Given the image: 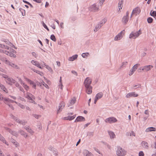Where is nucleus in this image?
Listing matches in <instances>:
<instances>
[{"label": "nucleus", "instance_id": "2", "mask_svg": "<svg viewBox=\"0 0 156 156\" xmlns=\"http://www.w3.org/2000/svg\"><path fill=\"white\" fill-rule=\"evenodd\" d=\"M2 61L6 64L11 66L13 68L16 69H19L20 67L16 64L12 63L8 60L7 58H1Z\"/></svg>", "mask_w": 156, "mask_h": 156}, {"label": "nucleus", "instance_id": "64", "mask_svg": "<svg viewBox=\"0 0 156 156\" xmlns=\"http://www.w3.org/2000/svg\"><path fill=\"white\" fill-rule=\"evenodd\" d=\"M144 114L146 115H149V112L148 110H145L144 111Z\"/></svg>", "mask_w": 156, "mask_h": 156}, {"label": "nucleus", "instance_id": "53", "mask_svg": "<svg viewBox=\"0 0 156 156\" xmlns=\"http://www.w3.org/2000/svg\"><path fill=\"white\" fill-rule=\"evenodd\" d=\"M13 144L16 147H18L20 146L19 144L17 142H13Z\"/></svg>", "mask_w": 156, "mask_h": 156}, {"label": "nucleus", "instance_id": "25", "mask_svg": "<svg viewBox=\"0 0 156 156\" xmlns=\"http://www.w3.org/2000/svg\"><path fill=\"white\" fill-rule=\"evenodd\" d=\"M97 9V7L96 4H94L90 6L89 8V10L92 12H94Z\"/></svg>", "mask_w": 156, "mask_h": 156}, {"label": "nucleus", "instance_id": "13", "mask_svg": "<svg viewBox=\"0 0 156 156\" xmlns=\"http://www.w3.org/2000/svg\"><path fill=\"white\" fill-rule=\"evenodd\" d=\"M153 67V66L152 65H147L143 67L141 70L142 71L147 72L151 70Z\"/></svg>", "mask_w": 156, "mask_h": 156}, {"label": "nucleus", "instance_id": "48", "mask_svg": "<svg viewBox=\"0 0 156 156\" xmlns=\"http://www.w3.org/2000/svg\"><path fill=\"white\" fill-rule=\"evenodd\" d=\"M122 4L123 3L122 2H120L119 3V6H118V8L119 9V10H120V9H121L122 7Z\"/></svg>", "mask_w": 156, "mask_h": 156}, {"label": "nucleus", "instance_id": "40", "mask_svg": "<svg viewBox=\"0 0 156 156\" xmlns=\"http://www.w3.org/2000/svg\"><path fill=\"white\" fill-rule=\"evenodd\" d=\"M16 103L17 105H18L19 106H20L21 108L22 109H24L25 108V106L23 105H21L19 103H18L16 101H14V102Z\"/></svg>", "mask_w": 156, "mask_h": 156}, {"label": "nucleus", "instance_id": "54", "mask_svg": "<svg viewBox=\"0 0 156 156\" xmlns=\"http://www.w3.org/2000/svg\"><path fill=\"white\" fill-rule=\"evenodd\" d=\"M30 85L32 86V87L34 89H36V84L33 81H32V83H30Z\"/></svg>", "mask_w": 156, "mask_h": 156}, {"label": "nucleus", "instance_id": "28", "mask_svg": "<svg viewBox=\"0 0 156 156\" xmlns=\"http://www.w3.org/2000/svg\"><path fill=\"white\" fill-rule=\"evenodd\" d=\"M76 117V115L73 116H69L66 117H64L63 119L64 120H72L74 119Z\"/></svg>", "mask_w": 156, "mask_h": 156}, {"label": "nucleus", "instance_id": "43", "mask_svg": "<svg viewBox=\"0 0 156 156\" xmlns=\"http://www.w3.org/2000/svg\"><path fill=\"white\" fill-rule=\"evenodd\" d=\"M97 100H98V94H97L96 95L95 98L94 99V103H93V105H93L94 106L95 105V104H96L97 102Z\"/></svg>", "mask_w": 156, "mask_h": 156}, {"label": "nucleus", "instance_id": "29", "mask_svg": "<svg viewBox=\"0 0 156 156\" xmlns=\"http://www.w3.org/2000/svg\"><path fill=\"white\" fill-rule=\"evenodd\" d=\"M30 69L35 72H36V73L39 74L41 76H42L44 75V73L43 72L40 71H39L37 70L34 69L32 68H30Z\"/></svg>", "mask_w": 156, "mask_h": 156}, {"label": "nucleus", "instance_id": "14", "mask_svg": "<svg viewBox=\"0 0 156 156\" xmlns=\"http://www.w3.org/2000/svg\"><path fill=\"white\" fill-rule=\"evenodd\" d=\"M6 83L8 84L12 85L16 83V81L12 78L9 77L7 80H5Z\"/></svg>", "mask_w": 156, "mask_h": 156}, {"label": "nucleus", "instance_id": "17", "mask_svg": "<svg viewBox=\"0 0 156 156\" xmlns=\"http://www.w3.org/2000/svg\"><path fill=\"white\" fill-rule=\"evenodd\" d=\"M91 83V80L90 78L89 77H87L85 80L84 82V84L85 87H88L90 86V85Z\"/></svg>", "mask_w": 156, "mask_h": 156}, {"label": "nucleus", "instance_id": "24", "mask_svg": "<svg viewBox=\"0 0 156 156\" xmlns=\"http://www.w3.org/2000/svg\"><path fill=\"white\" fill-rule=\"evenodd\" d=\"M156 131V129L155 128L151 127H149L147 128L145 131L146 132H152V131Z\"/></svg>", "mask_w": 156, "mask_h": 156}, {"label": "nucleus", "instance_id": "62", "mask_svg": "<svg viewBox=\"0 0 156 156\" xmlns=\"http://www.w3.org/2000/svg\"><path fill=\"white\" fill-rule=\"evenodd\" d=\"M2 76L6 80H7L8 78L9 77L7 75H5V74H3L2 75Z\"/></svg>", "mask_w": 156, "mask_h": 156}, {"label": "nucleus", "instance_id": "20", "mask_svg": "<svg viewBox=\"0 0 156 156\" xmlns=\"http://www.w3.org/2000/svg\"><path fill=\"white\" fill-rule=\"evenodd\" d=\"M126 135L128 136L131 137H135L136 136V133L133 131H130L127 132L126 133Z\"/></svg>", "mask_w": 156, "mask_h": 156}, {"label": "nucleus", "instance_id": "33", "mask_svg": "<svg viewBox=\"0 0 156 156\" xmlns=\"http://www.w3.org/2000/svg\"><path fill=\"white\" fill-rule=\"evenodd\" d=\"M128 62L126 61H124L123 62L121 65L119 67V69H121L123 67H125L127 65Z\"/></svg>", "mask_w": 156, "mask_h": 156}, {"label": "nucleus", "instance_id": "36", "mask_svg": "<svg viewBox=\"0 0 156 156\" xmlns=\"http://www.w3.org/2000/svg\"><path fill=\"white\" fill-rule=\"evenodd\" d=\"M24 128L27 131V132H29L31 134H33V131L29 126H25Z\"/></svg>", "mask_w": 156, "mask_h": 156}, {"label": "nucleus", "instance_id": "34", "mask_svg": "<svg viewBox=\"0 0 156 156\" xmlns=\"http://www.w3.org/2000/svg\"><path fill=\"white\" fill-rule=\"evenodd\" d=\"M83 153L84 156H92V153L87 150H85Z\"/></svg>", "mask_w": 156, "mask_h": 156}, {"label": "nucleus", "instance_id": "21", "mask_svg": "<svg viewBox=\"0 0 156 156\" xmlns=\"http://www.w3.org/2000/svg\"><path fill=\"white\" fill-rule=\"evenodd\" d=\"M85 120V118L82 116H79L77 117L74 122L84 121Z\"/></svg>", "mask_w": 156, "mask_h": 156}, {"label": "nucleus", "instance_id": "42", "mask_svg": "<svg viewBox=\"0 0 156 156\" xmlns=\"http://www.w3.org/2000/svg\"><path fill=\"white\" fill-rule=\"evenodd\" d=\"M19 10L21 12L22 15L23 16H25V15H26L25 11L24 9H23L21 8H19Z\"/></svg>", "mask_w": 156, "mask_h": 156}, {"label": "nucleus", "instance_id": "26", "mask_svg": "<svg viewBox=\"0 0 156 156\" xmlns=\"http://www.w3.org/2000/svg\"><path fill=\"white\" fill-rule=\"evenodd\" d=\"M78 56L76 54L73 55L72 57H69L68 58V60L69 61H73L77 59Z\"/></svg>", "mask_w": 156, "mask_h": 156}, {"label": "nucleus", "instance_id": "15", "mask_svg": "<svg viewBox=\"0 0 156 156\" xmlns=\"http://www.w3.org/2000/svg\"><path fill=\"white\" fill-rule=\"evenodd\" d=\"M107 20V19L106 18H104L100 20L98 23V28H101V27L106 23Z\"/></svg>", "mask_w": 156, "mask_h": 156}, {"label": "nucleus", "instance_id": "27", "mask_svg": "<svg viewBox=\"0 0 156 156\" xmlns=\"http://www.w3.org/2000/svg\"><path fill=\"white\" fill-rule=\"evenodd\" d=\"M142 146L144 148L147 149L148 148L149 146L148 143L145 141H143L141 142Z\"/></svg>", "mask_w": 156, "mask_h": 156}, {"label": "nucleus", "instance_id": "23", "mask_svg": "<svg viewBox=\"0 0 156 156\" xmlns=\"http://www.w3.org/2000/svg\"><path fill=\"white\" fill-rule=\"evenodd\" d=\"M0 89L2 90L3 91L6 93H8V90L5 87L4 85L0 83Z\"/></svg>", "mask_w": 156, "mask_h": 156}, {"label": "nucleus", "instance_id": "51", "mask_svg": "<svg viewBox=\"0 0 156 156\" xmlns=\"http://www.w3.org/2000/svg\"><path fill=\"white\" fill-rule=\"evenodd\" d=\"M8 42V45L14 48L15 49H16V47L11 43L9 41Z\"/></svg>", "mask_w": 156, "mask_h": 156}, {"label": "nucleus", "instance_id": "4", "mask_svg": "<svg viewBox=\"0 0 156 156\" xmlns=\"http://www.w3.org/2000/svg\"><path fill=\"white\" fill-rule=\"evenodd\" d=\"M126 154V151L121 147H117L116 151V154L119 156H124Z\"/></svg>", "mask_w": 156, "mask_h": 156}, {"label": "nucleus", "instance_id": "38", "mask_svg": "<svg viewBox=\"0 0 156 156\" xmlns=\"http://www.w3.org/2000/svg\"><path fill=\"white\" fill-rule=\"evenodd\" d=\"M19 133H20L21 135L23 136H24L25 137H26L27 136V135L26 133L21 129H20L19 131Z\"/></svg>", "mask_w": 156, "mask_h": 156}, {"label": "nucleus", "instance_id": "35", "mask_svg": "<svg viewBox=\"0 0 156 156\" xmlns=\"http://www.w3.org/2000/svg\"><path fill=\"white\" fill-rule=\"evenodd\" d=\"M128 21V17L124 16L122 19V22L124 24H126Z\"/></svg>", "mask_w": 156, "mask_h": 156}, {"label": "nucleus", "instance_id": "18", "mask_svg": "<svg viewBox=\"0 0 156 156\" xmlns=\"http://www.w3.org/2000/svg\"><path fill=\"white\" fill-rule=\"evenodd\" d=\"M65 105V103L63 102H61L59 104L58 106L59 109L58 110L57 113L60 112L62 109L64 108Z\"/></svg>", "mask_w": 156, "mask_h": 156}, {"label": "nucleus", "instance_id": "12", "mask_svg": "<svg viewBox=\"0 0 156 156\" xmlns=\"http://www.w3.org/2000/svg\"><path fill=\"white\" fill-rule=\"evenodd\" d=\"M5 129L7 130L8 132H9L10 133L13 135L17 137L18 136V133L16 131L12 130L10 129L7 128L6 127H4Z\"/></svg>", "mask_w": 156, "mask_h": 156}, {"label": "nucleus", "instance_id": "22", "mask_svg": "<svg viewBox=\"0 0 156 156\" xmlns=\"http://www.w3.org/2000/svg\"><path fill=\"white\" fill-rule=\"evenodd\" d=\"M108 133L111 139H113L115 138V135L114 132L108 130Z\"/></svg>", "mask_w": 156, "mask_h": 156}, {"label": "nucleus", "instance_id": "57", "mask_svg": "<svg viewBox=\"0 0 156 156\" xmlns=\"http://www.w3.org/2000/svg\"><path fill=\"white\" fill-rule=\"evenodd\" d=\"M19 81L20 83L23 86V83H24L23 82V81L21 80V79L20 78H19Z\"/></svg>", "mask_w": 156, "mask_h": 156}, {"label": "nucleus", "instance_id": "11", "mask_svg": "<svg viewBox=\"0 0 156 156\" xmlns=\"http://www.w3.org/2000/svg\"><path fill=\"white\" fill-rule=\"evenodd\" d=\"M139 65L138 64L135 65L129 71V75L130 76L132 75L137 69L138 66Z\"/></svg>", "mask_w": 156, "mask_h": 156}, {"label": "nucleus", "instance_id": "58", "mask_svg": "<svg viewBox=\"0 0 156 156\" xmlns=\"http://www.w3.org/2000/svg\"><path fill=\"white\" fill-rule=\"evenodd\" d=\"M25 79L29 83H32V81L26 78H25Z\"/></svg>", "mask_w": 156, "mask_h": 156}, {"label": "nucleus", "instance_id": "9", "mask_svg": "<svg viewBox=\"0 0 156 156\" xmlns=\"http://www.w3.org/2000/svg\"><path fill=\"white\" fill-rule=\"evenodd\" d=\"M105 121L107 123H112L117 122V120L114 117H111L106 119Z\"/></svg>", "mask_w": 156, "mask_h": 156}, {"label": "nucleus", "instance_id": "44", "mask_svg": "<svg viewBox=\"0 0 156 156\" xmlns=\"http://www.w3.org/2000/svg\"><path fill=\"white\" fill-rule=\"evenodd\" d=\"M23 86L27 91H28L29 90V86L25 83H23Z\"/></svg>", "mask_w": 156, "mask_h": 156}, {"label": "nucleus", "instance_id": "3", "mask_svg": "<svg viewBox=\"0 0 156 156\" xmlns=\"http://www.w3.org/2000/svg\"><path fill=\"white\" fill-rule=\"evenodd\" d=\"M142 33L141 30L140 29L138 31L136 32H132L129 35L130 39H135L138 37Z\"/></svg>", "mask_w": 156, "mask_h": 156}, {"label": "nucleus", "instance_id": "6", "mask_svg": "<svg viewBox=\"0 0 156 156\" xmlns=\"http://www.w3.org/2000/svg\"><path fill=\"white\" fill-rule=\"evenodd\" d=\"M125 34V31L123 30L117 34L114 38L115 41H118L121 40Z\"/></svg>", "mask_w": 156, "mask_h": 156}, {"label": "nucleus", "instance_id": "49", "mask_svg": "<svg viewBox=\"0 0 156 156\" xmlns=\"http://www.w3.org/2000/svg\"><path fill=\"white\" fill-rule=\"evenodd\" d=\"M153 19L151 17H149L147 19V21L149 23H151L152 22Z\"/></svg>", "mask_w": 156, "mask_h": 156}, {"label": "nucleus", "instance_id": "7", "mask_svg": "<svg viewBox=\"0 0 156 156\" xmlns=\"http://www.w3.org/2000/svg\"><path fill=\"white\" fill-rule=\"evenodd\" d=\"M141 12V9L140 7H137L134 8L132 12L130 18H132L133 15H135V16L139 15Z\"/></svg>", "mask_w": 156, "mask_h": 156}, {"label": "nucleus", "instance_id": "63", "mask_svg": "<svg viewBox=\"0 0 156 156\" xmlns=\"http://www.w3.org/2000/svg\"><path fill=\"white\" fill-rule=\"evenodd\" d=\"M144 154L142 151H140L139 154V156H144Z\"/></svg>", "mask_w": 156, "mask_h": 156}, {"label": "nucleus", "instance_id": "1", "mask_svg": "<svg viewBox=\"0 0 156 156\" xmlns=\"http://www.w3.org/2000/svg\"><path fill=\"white\" fill-rule=\"evenodd\" d=\"M2 100H3L5 103L7 104L9 107L12 109L13 110L14 109V108L13 107L12 105L10 104L11 103H13L14 101L7 98H4L2 94L0 93V101Z\"/></svg>", "mask_w": 156, "mask_h": 156}, {"label": "nucleus", "instance_id": "16", "mask_svg": "<svg viewBox=\"0 0 156 156\" xmlns=\"http://www.w3.org/2000/svg\"><path fill=\"white\" fill-rule=\"evenodd\" d=\"M12 118L14 119L18 123L22 124L23 125H25L27 122L24 120H21L13 115L12 116Z\"/></svg>", "mask_w": 156, "mask_h": 156}, {"label": "nucleus", "instance_id": "37", "mask_svg": "<svg viewBox=\"0 0 156 156\" xmlns=\"http://www.w3.org/2000/svg\"><path fill=\"white\" fill-rule=\"evenodd\" d=\"M24 128L27 131V132H29L31 134H33V131L29 126H25Z\"/></svg>", "mask_w": 156, "mask_h": 156}, {"label": "nucleus", "instance_id": "32", "mask_svg": "<svg viewBox=\"0 0 156 156\" xmlns=\"http://www.w3.org/2000/svg\"><path fill=\"white\" fill-rule=\"evenodd\" d=\"M0 140L2 141L3 143H5L6 145H9L8 143L5 140V138L0 134Z\"/></svg>", "mask_w": 156, "mask_h": 156}, {"label": "nucleus", "instance_id": "46", "mask_svg": "<svg viewBox=\"0 0 156 156\" xmlns=\"http://www.w3.org/2000/svg\"><path fill=\"white\" fill-rule=\"evenodd\" d=\"M32 115L35 118H36V119H38L39 118H40V117H41V115H37V114H33Z\"/></svg>", "mask_w": 156, "mask_h": 156}, {"label": "nucleus", "instance_id": "60", "mask_svg": "<svg viewBox=\"0 0 156 156\" xmlns=\"http://www.w3.org/2000/svg\"><path fill=\"white\" fill-rule=\"evenodd\" d=\"M32 55L33 56H34L35 58H36L37 56V54L34 52H32Z\"/></svg>", "mask_w": 156, "mask_h": 156}, {"label": "nucleus", "instance_id": "56", "mask_svg": "<svg viewBox=\"0 0 156 156\" xmlns=\"http://www.w3.org/2000/svg\"><path fill=\"white\" fill-rule=\"evenodd\" d=\"M42 84H43L46 88L47 89L49 88V86L46 84L44 82H43L42 83Z\"/></svg>", "mask_w": 156, "mask_h": 156}, {"label": "nucleus", "instance_id": "47", "mask_svg": "<svg viewBox=\"0 0 156 156\" xmlns=\"http://www.w3.org/2000/svg\"><path fill=\"white\" fill-rule=\"evenodd\" d=\"M50 38L51 40H52L54 41H56V39L55 38V37L54 35L53 34L51 35V36Z\"/></svg>", "mask_w": 156, "mask_h": 156}, {"label": "nucleus", "instance_id": "55", "mask_svg": "<svg viewBox=\"0 0 156 156\" xmlns=\"http://www.w3.org/2000/svg\"><path fill=\"white\" fill-rule=\"evenodd\" d=\"M103 94L102 93L100 92L98 93V99L101 98L103 96Z\"/></svg>", "mask_w": 156, "mask_h": 156}, {"label": "nucleus", "instance_id": "30", "mask_svg": "<svg viewBox=\"0 0 156 156\" xmlns=\"http://www.w3.org/2000/svg\"><path fill=\"white\" fill-rule=\"evenodd\" d=\"M86 88V92L88 94H90L92 93V87L91 86L85 87Z\"/></svg>", "mask_w": 156, "mask_h": 156}, {"label": "nucleus", "instance_id": "5", "mask_svg": "<svg viewBox=\"0 0 156 156\" xmlns=\"http://www.w3.org/2000/svg\"><path fill=\"white\" fill-rule=\"evenodd\" d=\"M25 97L28 99L29 102L35 104H36L34 100L35 98L34 96L32 95L29 92H27Z\"/></svg>", "mask_w": 156, "mask_h": 156}, {"label": "nucleus", "instance_id": "61", "mask_svg": "<svg viewBox=\"0 0 156 156\" xmlns=\"http://www.w3.org/2000/svg\"><path fill=\"white\" fill-rule=\"evenodd\" d=\"M140 87V85L139 84L137 85H134L133 86V87L135 88H139Z\"/></svg>", "mask_w": 156, "mask_h": 156}, {"label": "nucleus", "instance_id": "8", "mask_svg": "<svg viewBox=\"0 0 156 156\" xmlns=\"http://www.w3.org/2000/svg\"><path fill=\"white\" fill-rule=\"evenodd\" d=\"M0 52L5 54L10 57L15 58L16 55L13 53L3 49H0Z\"/></svg>", "mask_w": 156, "mask_h": 156}, {"label": "nucleus", "instance_id": "50", "mask_svg": "<svg viewBox=\"0 0 156 156\" xmlns=\"http://www.w3.org/2000/svg\"><path fill=\"white\" fill-rule=\"evenodd\" d=\"M17 100H18V101H25L24 99L21 97H19L18 98H17Z\"/></svg>", "mask_w": 156, "mask_h": 156}, {"label": "nucleus", "instance_id": "52", "mask_svg": "<svg viewBox=\"0 0 156 156\" xmlns=\"http://www.w3.org/2000/svg\"><path fill=\"white\" fill-rule=\"evenodd\" d=\"M42 25L46 29H47L48 31H49V29L47 27V26L45 24V23L44 22H42Z\"/></svg>", "mask_w": 156, "mask_h": 156}, {"label": "nucleus", "instance_id": "45", "mask_svg": "<svg viewBox=\"0 0 156 156\" xmlns=\"http://www.w3.org/2000/svg\"><path fill=\"white\" fill-rule=\"evenodd\" d=\"M46 68L51 73H52L53 72V70L48 65L46 66Z\"/></svg>", "mask_w": 156, "mask_h": 156}, {"label": "nucleus", "instance_id": "39", "mask_svg": "<svg viewBox=\"0 0 156 156\" xmlns=\"http://www.w3.org/2000/svg\"><path fill=\"white\" fill-rule=\"evenodd\" d=\"M150 14L151 16L154 17L156 20V12L155 11L151 10L150 12Z\"/></svg>", "mask_w": 156, "mask_h": 156}, {"label": "nucleus", "instance_id": "59", "mask_svg": "<svg viewBox=\"0 0 156 156\" xmlns=\"http://www.w3.org/2000/svg\"><path fill=\"white\" fill-rule=\"evenodd\" d=\"M105 0H100L99 4L101 6H102Z\"/></svg>", "mask_w": 156, "mask_h": 156}, {"label": "nucleus", "instance_id": "41", "mask_svg": "<svg viewBox=\"0 0 156 156\" xmlns=\"http://www.w3.org/2000/svg\"><path fill=\"white\" fill-rule=\"evenodd\" d=\"M89 56V54L88 52L83 53L82 54V56L83 58H86Z\"/></svg>", "mask_w": 156, "mask_h": 156}, {"label": "nucleus", "instance_id": "19", "mask_svg": "<svg viewBox=\"0 0 156 156\" xmlns=\"http://www.w3.org/2000/svg\"><path fill=\"white\" fill-rule=\"evenodd\" d=\"M31 62L33 65L36 66L40 68L41 69H42V68L40 66V64L38 62L34 60H32L31 61Z\"/></svg>", "mask_w": 156, "mask_h": 156}, {"label": "nucleus", "instance_id": "10", "mask_svg": "<svg viewBox=\"0 0 156 156\" xmlns=\"http://www.w3.org/2000/svg\"><path fill=\"white\" fill-rule=\"evenodd\" d=\"M138 96V94H136L135 92H131L127 94L126 97V98H130L131 97H136Z\"/></svg>", "mask_w": 156, "mask_h": 156}, {"label": "nucleus", "instance_id": "31", "mask_svg": "<svg viewBox=\"0 0 156 156\" xmlns=\"http://www.w3.org/2000/svg\"><path fill=\"white\" fill-rule=\"evenodd\" d=\"M76 99L75 97H73L69 103L68 104V106L69 107L73 105L75 102Z\"/></svg>", "mask_w": 156, "mask_h": 156}]
</instances>
